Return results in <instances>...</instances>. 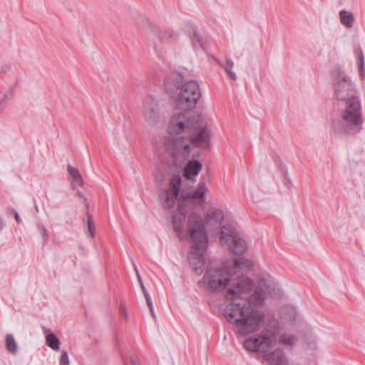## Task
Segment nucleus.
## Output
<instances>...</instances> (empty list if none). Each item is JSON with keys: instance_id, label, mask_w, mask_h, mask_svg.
I'll return each instance as SVG.
<instances>
[{"instance_id": "bb28decb", "label": "nucleus", "mask_w": 365, "mask_h": 365, "mask_svg": "<svg viewBox=\"0 0 365 365\" xmlns=\"http://www.w3.org/2000/svg\"><path fill=\"white\" fill-rule=\"evenodd\" d=\"M38 229L43 240V242H46L48 240V232L46 228L43 225H38Z\"/></svg>"}, {"instance_id": "f8f14e48", "label": "nucleus", "mask_w": 365, "mask_h": 365, "mask_svg": "<svg viewBox=\"0 0 365 365\" xmlns=\"http://www.w3.org/2000/svg\"><path fill=\"white\" fill-rule=\"evenodd\" d=\"M143 115L148 124H155L160 118L158 105L153 101L145 103L143 106Z\"/></svg>"}, {"instance_id": "412c9836", "label": "nucleus", "mask_w": 365, "mask_h": 365, "mask_svg": "<svg viewBox=\"0 0 365 365\" xmlns=\"http://www.w3.org/2000/svg\"><path fill=\"white\" fill-rule=\"evenodd\" d=\"M46 334V343L48 346L53 350H58L60 348V341L58 338L52 333H47V331H44Z\"/></svg>"}, {"instance_id": "20e7f679", "label": "nucleus", "mask_w": 365, "mask_h": 365, "mask_svg": "<svg viewBox=\"0 0 365 365\" xmlns=\"http://www.w3.org/2000/svg\"><path fill=\"white\" fill-rule=\"evenodd\" d=\"M187 230L193 241L188 255V261L196 274L202 273L205 264L204 254L207 246L206 227L202 217L197 212H192L188 217Z\"/></svg>"}, {"instance_id": "423d86ee", "label": "nucleus", "mask_w": 365, "mask_h": 365, "mask_svg": "<svg viewBox=\"0 0 365 365\" xmlns=\"http://www.w3.org/2000/svg\"><path fill=\"white\" fill-rule=\"evenodd\" d=\"M333 76L335 102L359 97L355 84L339 66L334 68Z\"/></svg>"}, {"instance_id": "f03ea898", "label": "nucleus", "mask_w": 365, "mask_h": 365, "mask_svg": "<svg viewBox=\"0 0 365 365\" xmlns=\"http://www.w3.org/2000/svg\"><path fill=\"white\" fill-rule=\"evenodd\" d=\"M199 284L211 292H224L228 302L224 309L227 321L233 326L235 335H245L255 329L263 320L261 312L254 311L238 302L253 287V281L245 276L221 268L207 269Z\"/></svg>"}, {"instance_id": "6ab92c4d", "label": "nucleus", "mask_w": 365, "mask_h": 365, "mask_svg": "<svg viewBox=\"0 0 365 365\" xmlns=\"http://www.w3.org/2000/svg\"><path fill=\"white\" fill-rule=\"evenodd\" d=\"M68 173L69 174L70 180L74 183L76 185L81 186L83 184V179L79 173V170L71 166V165H68L67 166Z\"/></svg>"}, {"instance_id": "4c0bfd02", "label": "nucleus", "mask_w": 365, "mask_h": 365, "mask_svg": "<svg viewBox=\"0 0 365 365\" xmlns=\"http://www.w3.org/2000/svg\"><path fill=\"white\" fill-rule=\"evenodd\" d=\"M179 75H180V78H181L182 80H183V76H181V74H179Z\"/></svg>"}, {"instance_id": "6e6552de", "label": "nucleus", "mask_w": 365, "mask_h": 365, "mask_svg": "<svg viewBox=\"0 0 365 365\" xmlns=\"http://www.w3.org/2000/svg\"><path fill=\"white\" fill-rule=\"evenodd\" d=\"M197 124L195 115L189 113H175L170 119L168 129L171 134L189 133Z\"/></svg>"}, {"instance_id": "1a4fd4ad", "label": "nucleus", "mask_w": 365, "mask_h": 365, "mask_svg": "<svg viewBox=\"0 0 365 365\" xmlns=\"http://www.w3.org/2000/svg\"><path fill=\"white\" fill-rule=\"evenodd\" d=\"M220 240L222 244H227L231 252L235 255H242L247 250V243L245 240L230 226L221 227Z\"/></svg>"}, {"instance_id": "7c9ffc66", "label": "nucleus", "mask_w": 365, "mask_h": 365, "mask_svg": "<svg viewBox=\"0 0 365 365\" xmlns=\"http://www.w3.org/2000/svg\"><path fill=\"white\" fill-rule=\"evenodd\" d=\"M11 212L14 215L16 222L19 223L21 222V220L20 216L18 214V212L15 210H11Z\"/></svg>"}, {"instance_id": "c756f323", "label": "nucleus", "mask_w": 365, "mask_h": 365, "mask_svg": "<svg viewBox=\"0 0 365 365\" xmlns=\"http://www.w3.org/2000/svg\"><path fill=\"white\" fill-rule=\"evenodd\" d=\"M144 296H145V300H146L148 307L152 308V306H153V302L151 300V297H150L149 293L144 294Z\"/></svg>"}, {"instance_id": "393cba45", "label": "nucleus", "mask_w": 365, "mask_h": 365, "mask_svg": "<svg viewBox=\"0 0 365 365\" xmlns=\"http://www.w3.org/2000/svg\"><path fill=\"white\" fill-rule=\"evenodd\" d=\"M160 36L163 40H168L175 38L177 34L173 31L165 30L160 33Z\"/></svg>"}, {"instance_id": "9d476101", "label": "nucleus", "mask_w": 365, "mask_h": 365, "mask_svg": "<svg viewBox=\"0 0 365 365\" xmlns=\"http://www.w3.org/2000/svg\"><path fill=\"white\" fill-rule=\"evenodd\" d=\"M172 187L169 190H162L159 192V197L162 201L163 207L170 209L175 205V200L178 196L181 185V180L179 177L173 178L171 180Z\"/></svg>"}, {"instance_id": "f3484780", "label": "nucleus", "mask_w": 365, "mask_h": 365, "mask_svg": "<svg viewBox=\"0 0 365 365\" xmlns=\"http://www.w3.org/2000/svg\"><path fill=\"white\" fill-rule=\"evenodd\" d=\"M208 189L205 182H200L197 185L196 190L190 194V197L193 200H197L200 202L205 201V195L207 192Z\"/></svg>"}, {"instance_id": "0eeeda50", "label": "nucleus", "mask_w": 365, "mask_h": 365, "mask_svg": "<svg viewBox=\"0 0 365 365\" xmlns=\"http://www.w3.org/2000/svg\"><path fill=\"white\" fill-rule=\"evenodd\" d=\"M190 140L184 136L170 137L165 141V148L176 163H182L189 156Z\"/></svg>"}, {"instance_id": "c9c22d12", "label": "nucleus", "mask_w": 365, "mask_h": 365, "mask_svg": "<svg viewBox=\"0 0 365 365\" xmlns=\"http://www.w3.org/2000/svg\"><path fill=\"white\" fill-rule=\"evenodd\" d=\"M339 4H343L345 0H338Z\"/></svg>"}, {"instance_id": "a878e982", "label": "nucleus", "mask_w": 365, "mask_h": 365, "mask_svg": "<svg viewBox=\"0 0 365 365\" xmlns=\"http://www.w3.org/2000/svg\"><path fill=\"white\" fill-rule=\"evenodd\" d=\"M59 363L60 365H70L68 355L66 351L61 352Z\"/></svg>"}, {"instance_id": "39448f33", "label": "nucleus", "mask_w": 365, "mask_h": 365, "mask_svg": "<svg viewBox=\"0 0 365 365\" xmlns=\"http://www.w3.org/2000/svg\"><path fill=\"white\" fill-rule=\"evenodd\" d=\"M200 97L199 84L193 80L177 86L171 93V98L176 108L181 110L195 108Z\"/></svg>"}, {"instance_id": "c85d7f7f", "label": "nucleus", "mask_w": 365, "mask_h": 365, "mask_svg": "<svg viewBox=\"0 0 365 365\" xmlns=\"http://www.w3.org/2000/svg\"><path fill=\"white\" fill-rule=\"evenodd\" d=\"M119 313H120V316L125 320V321H127L128 320V312H127V309H126V307L124 304H120V307H119Z\"/></svg>"}, {"instance_id": "f704fd0d", "label": "nucleus", "mask_w": 365, "mask_h": 365, "mask_svg": "<svg viewBox=\"0 0 365 365\" xmlns=\"http://www.w3.org/2000/svg\"><path fill=\"white\" fill-rule=\"evenodd\" d=\"M140 288H141V289H142V291H143V294H145V293H148V290L146 289V288H145V285H144V286H143V287H141Z\"/></svg>"}, {"instance_id": "9b49d317", "label": "nucleus", "mask_w": 365, "mask_h": 365, "mask_svg": "<svg viewBox=\"0 0 365 365\" xmlns=\"http://www.w3.org/2000/svg\"><path fill=\"white\" fill-rule=\"evenodd\" d=\"M192 135L189 140L194 146L200 148H207L210 145V131L207 126H202L192 130Z\"/></svg>"}, {"instance_id": "a211bd4d", "label": "nucleus", "mask_w": 365, "mask_h": 365, "mask_svg": "<svg viewBox=\"0 0 365 365\" xmlns=\"http://www.w3.org/2000/svg\"><path fill=\"white\" fill-rule=\"evenodd\" d=\"M339 19L341 24L346 28L351 29L353 27L355 18L350 11L341 10L339 11Z\"/></svg>"}, {"instance_id": "2eb2a0df", "label": "nucleus", "mask_w": 365, "mask_h": 365, "mask_svg": "<svg viewBox=\"0 0 365 365\" xmlns=\"http://www.w3.org/2000/svg\"><path fill=\"white\" fill-rule=\"evenodd\" d=\"M225 215L222 210L218 208H212L208 210L205 214L204 219L202 217L204 225L213 224L219 225L224 220Z\"/></svg>"}, {"instance_id": "e433bc0d", "label": "nucleus", "mask_w": 365, "mask_h": 365, "mask_svg": "<svg viewBox=\"0 0 365 365\" xmlns=\"http://www.w3.org/2000/svg\"><path fill=\"white\" fill-rule=\"evenodd\" d=\"M139 284H140V287H143V286H144L143 282H141V283H139Z\"/></svg>"}, {"instance_id": "5701e85b", "label": "nucleus", "mask_w": 365, "mask_h": 365, "mask_svg": "<svg viewBox=\"0 0 365 365\" xmlns=\"http://www.w3.org/2000/svg\"><path fill=\"white\" fill-rule=\"evenodd\" d=\"M219 65L222 66L227 73V74L230 76V78L232 80L237 79V76L234 71H232V68L234 66V62L230 59L227 58L225 61V63H222L220 61H217Z\"/></svg>"}, {"instance_id": "cd10ccee", "label": "nucleus", "mask_w": 365, "mask_h": 365, "mask_svg": "<svg viewBox=\"0 0 365 365\" xmlns=\"http://www.w3.org/2000/svg\"><path fill=\"white\" fill-rule=\"evenodd\" d=\"M87 226H88V231L89 232V235L91 237H93L94 236L95 227L92 222L91 217L90 215L88 216Z\"/></svg>"}, {"instance_id": "2f4dec72", "label": "nucleus", "mask_w": 365, "mask_h": 365, "mask_svg": "<svg viewBox=\"0 0 365 365\" xmlns=\"http://www.w3.org/2000/svg\"><path fill=\"white\" fill-rule=\"evenodd\" d=\"M131 363H132L133 365H139L140 360L137 357H133L131 359Z\"/></svg>"}, {"instance_id": "4be33fe9", "label": "nucleus", "mask_w": 365, "mask_h": 365, "mask_svg": "<svg viewBox=\"0 0 365 365\" xmlns=\"http://www.w3.org/2000/svg\"><path fill=\"white\" fill-rule=\"evenodd\" d=\"M5 344L6 349L8 350L9 352L11 354H16L17 352V343L12 334H9L6 336Z\"/></svg>"}, {"instance_id": "4468645a", "label": "nucleus", "mask_w": 365, "mask_h": 365, "mask_svg": "<svg viewBox=\"0 0 365 365\" xmlns=\"http://www.w3.org/2000/svg\"><path fill=\"white\" fill-rule=\"evenodd\" d=\"M202 163L196 160L188 161L184 169V175L187 179L192 182L196 181V177L202 170Z\"/></svg>"}, {"instance_id": "7ed1b4c3", "label": "nucleus", "mask_w": 365, "mask_h": 365, "mask_svg": "<svg viewBox=\"0 0 365 365\" xmlns=\"http://www.w3.org/2000/svg\"><path fill=\"white\" fill-rule=\"evenodd\" d=\"M339 119L333 120V127L339 133L355 135L363 128L362 105L359 97L335 102Z\"/></svg>"}, {"instance_id": "473e14b6", "label": "nucleus", "mask_w": 365, "mask_h": 365, "mask_svg": "<svg viewBox=\"0 0 365 365\" xmlns=\"http://www.w3.org/2000/svg\"><path fill=\"white\" fill-rule=\"evenodd\" d=\"M135 269L136 276H137V277H138V279L139 283L143 282V280H142V279H141V277H140V273H139V272H138V270L137 267H135Z\"/></svg>"}, {"instance_id": "72a5a7b5", "label": "nucleus", "mask_w": 365, "mask_h": 365, "mask_svg": "<svg viewBox=\"0 0 365 365\" xmlns=\"http://www.w3.org/2000/svg\"><path fill=\"white\" fill-rule=\"evenodd\" d=\"M149 309L150 311V314H151L153 318L155 319L156 318V315H155V313L154 312L153 306H152V308H149Z\"/></svg>"}, {"instance_id": "f257e3e1", "label": "nucleus", "mask_w": 365, "mask_h": 365, "mask_svg": "<svg viewBox=\"0 0 365 365\" xmlns=\"http://www.w3.org/2000/svg\"><path fill=\"white\" fill-rule=\"evenodd\" d=\"M272 289L271 284L262 280L255 288L253 286L243 299L238 300L254 311L262 313L263 320L253 331L245 335L236 336L237 338L244 337L259 331L243 341V348L248 352L257 354L269 365H289V359L283 347L293 349L298 342V336L284 331L274 315L267 314L254 308L264 304L268 295L272 294Z\"/></svg>"}, {"instance_id": "b1692460", "label": "nucleus", "mask_w": 365, "mask_h": 365, "mask_svg": "<svg viewBox=\"0 0 365 365\" xmlns=\"http://www.w3.org/2000/svg\"><path fill=\"white\" fill-rule=\"evenodd\" d=\"M233 263L235 267H245L247 270L253 266L252 261L245 258H235L233 260Z\"/></svg>"}, {"instance_id": "ddd939ff", "label": "nucleus", "mask_w": 365, "mask_h": 365, "mask_svg": "<svg viewBox=\"0 0 365 365\" xmlns=\"http://www.w3.org/2000/svg\"><path fill=\"white\" fill-rule=\"evenodd\" d=\"M187 32L190 36V38L191 41V43L193 49L195 51H198L202 50L204 48V41L199 34L197 31L196 30L195 26L192 24L187 23Z\"/></svg>"}, {"instance_id": "aec40b11", "label": "nucleus", "mask_w": 365, "mask_h": 365, "mask_svg": "<svg viewBox=\"0 0 365 365\" xmlns=\"http://www.w3.org/2000/svg\"><path fill=\"white\" fill-rule=\"evenodd\" d=\"M354 53L357 60L359 76L361 78H364L365 76V61L364 53L361 48H356Z\"/></svg>"}, {"instance_id": "dca6fc26", "label": "nucleus", "mask_w": 365, "mask_h": 365, "mask_svg": "<svg viewBox=\"0 0 365 365\" xmlns=\"http://www.w3.org/2000/svg\"><path fill=\"white\" fill-rule=\"evenodd\" d=\"M185 218V215L181 212H179L173 216L172 222L173 230L179 237H182L184 235V223Z\"/></svg>"}]
</instances>
